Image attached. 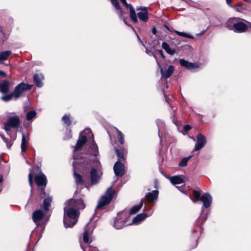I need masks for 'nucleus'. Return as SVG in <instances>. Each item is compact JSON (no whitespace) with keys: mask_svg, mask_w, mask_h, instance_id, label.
<instances>
[{"mask_svg":"<svg viewBox=\"0 0 251 251\" xmlns=\"http://www.w3.org/2000/svg\"><path fill=\"white\" fill-rule=\"evenodd\" d=\"M7 121L3 124V128L9 134L12 128H18L21 124L19 116L16 112L7 113Z\"/></svg>","mask_w":251,"mask_h":251,"instance_id":"4","label":"nucleus"},{"mask_svg":"<svg viewBox=\"0 0 251 251\" xmlns=\"http://www.w3.org/2000/svg\"><path fill=\"white\" fill-rule=\"evenodd\" d=\"M156 125L158 128L159 131H160V128L161 127H163L164 126V123L163 121L160 119H157L156 121Z\"/></svg>","mask_w":251,"mask_h":251,"instance_id":"41","label":"nucleus"},{"mask_svg":"<svg viewBox=\"0 0 251 251\" xmlns=\"http://www.w3.org/2000/svg\"><path fill=\"white\" fill-rule=\"evenodd\" d=\"M62 120L68 126H69L71 124V121L70 119V117L68 115H64L62 117Z\"/></svg>","mask_w":251,"mask_h":251,"instance_id":"40","label":"nucleus"},{"mask_svg":"<svg viewBox=\"0 0 251 251\" xmlns=\"http://www.w3.org/2000/svg\"><path fill=\"white\" fill-rule=\"evenodd\" d=\"M129 214L126 211H123L118 213V217L116 218L112 224L113 226L117 229H121L126 223Z\"/></svg>","mask_w":251,"mask_h":251,"instance_id":"5","label":"nucleus"},{"mask_svg":"<svg viewBox=\"0 0 251 251\" xmlns=\"http://www.w3.org/2000/svg\"><path fill=\"white\" fill-rule=\"evenodd\" d=\"M26 162L28 164V162L27 160H26Z\"/></svg>","mask_w":251,"mask_h":251,"instance_id":"64","label":"nucleus"},{"mask_svg":"<svg viewBox=\"0 0 251 251\" xmlns=\"http://www.w3.org/2000/svg\"><path fill=\"white\" fill-rule=\"evenodd\" d=\"M52 199L51 197H48L44 199L43 202V209L44 211L49 210V208L50 206Z\"/></svg>","mask_w":251,"mask_h":251,"instance_id":"31","label":"nucleus"},{"mask_svg":"<svg viewBox=\"0 0 251 251\" xmlns=\"http://www.w3.org/2000/svg\"><path fill=\"white\" fill-rule=\"evenodd\" d=\"M29 138L28 135H25L24 133L22 134V139L21 143V151L23 155L25 157L24 153L25 152L26 148L29 143Z\"/></svg>","mask_w":251,"mask_h":251,"instance_id":"17","label":"nucleus"},{"mask_svg":"<svg viewBox=\"0 0 251 251\" xmlns=\"http://www.w3.org/2000/svg\"><path fill=\"white\" fill-rule=\"evenodd\" d=\"M91 221L92 219L90 220V221L87 224L86 226L84 227V231L83 234V240L85 243H89V236L92 233V230L88 229L89 225L91 222Z\"/></svg>","mask_w":251,"mask_h":251,"instance_id":"18","label":"nucleus"},{"mask_svg":"<svg viewBox=\"0 0 251 251\" xmlns=\"http://www.w3.org/2000/svg\"><path fill=\"white\" fill-rule=\"evenodd\" d=\"M82 249H83V251H86L81 246Z\"/></svg>","mask_w":251,"mask_h":251,"instance_id":"61","label":"nucleus"},{"mask_svg":"<svg viewBox=\"0 0 251 251\" xmlns=\"http://www.w3.org/2000/svg\"><path fill=\"white\" fill-rule=\"evenodd\" d=\"M0 75L2 77H5L6 76V74L4 72L0 70Z\"/></svg>","mask_w":251,"mask_h":251,"instance_id":"47","label":"nucleus"},{"mask_svg":"<svg viewBox=\"0 0 251 251\" xmlns=\"http://www.w3.org/2000/svg\"><path fill=\"white\" fill-rule=\"evenodd\" d=\"M157 32V31H156V29L155 27H153L152 29V33L153 34H156Z\"/></svg>","mask_w":251,"mask_h":251,"instance_id":"49","label":"nucleus"},{"mask_svg":"<svg viewBox=\"0 0 251 251\" xmlns=\"http://www.w3.org/2000/svg\"><path fill=\"white\" fill-rule=\"evenodd\" d=\"M88 138H91L92 141L89 143V149L87 151V154L91 159L93 160L96 167H99L100 165V162L97 157L99 154V148L94 141V135L90 128H86L80 133L79 137L74 147V158L75 160L79 158L77 151L85 144Z\"/></svg>","mask_w":251,"mask_h":251,"instance_id":"1","label":"nucleus"},{"mask_svg":"<svg viewBox=\"0 0 251 251\" xmlns=\"http://www.w3.org/2000/svg\"><path fill=\"white\" fill-rule=\"evenodd\" d=\"M123 14H124V13H123ZM122 15H123V14H122ZM119 18H120V19H123V21H124V23H125L126 25H128V26H131L130 25H129V24H127V23L126 22V20H125V18H124L123 16H122V17H119Z\"/></svg>","mask_w":251,"mask_h":251,"instance_id":"46","label":"nucleus"},{"mask_svg":"<svg viewBox=\"0 0 251 251\" xmlns=\"http://www.w3.org/2000/svg\"><path fill=\"white\" fill-rule=\"evenodd\" d=\"M45 187H41V189L39 191V196L41 198H44L46 196V193L44 190Z\"/></svg>","mask_w":251,"mask_h":251,"instance_id":"42","label":"nucleus"},{"mask_svg":"<svg viewBox=\"0 0 251 251\" xmlns=\"http://www.w3.org/2000/svg\"><path fill=\"white\" fill-rule=\"evenodd\" d=\"M248 28L247 25L240 21L238 19L233 31L238 33H242L245 32Z\"/></svg>","mask_w":251,"mask_h":251,"instance_id":"14","label":"nucleus"},{"mask_svg":"<svg viewBox=\"0 0 251 251\" xmlns=\"http://www.w3.org/2000/svg\"><path fill=\"white\" fill-rule=\"evenodd\" d=\"M123 14H124V13H123ZM122 15H123V14H122ZM119 18H120V19H123V21H124V23H125L126 25H128V26H131L130 25H129V24H127V23L126 22V20H125V18H124L123 16H122V17H119Z\"/></svg>","mask_w":251,"mask_h":251,"instance_id":"45","label":"nucleus"},{"mask_svg":"<svg viewBox=\"0 0 251 251\" xmlns=\"http://www.w3.org/2000/svg\"><path fill=\"white\" fill-rule=\"evenodd\" d=\"M32 85L27 83L21 82L15 88L13 93L15 99L19 98L21 95L25 92L31 89Z\"/></svg>","mask_w":251,"mask_h":251,"instance_id":"7","label":"nucleus"},{"mask_svg":"<svg viewBox=\"0 0 251 251\" xmlns=\"http://www.w3.org/2000/svg\"><path fill=\"white\" fill-rule=\"evenodd\" d=\"M137 37H138V39H139V40H140V38H139V36H138V35H137Z\"/></svg>","mask_w":251,"mask_h":251,"instance_id":"63","label":"nucleus"},{"mask_svg":"<svg viewBox=\"0 0 251 251\" xmlns=\"http://www.w3.org/2000/svg\"><path fill=\"white\" fill-rule=\"evenodd\" d=\"M165 27L169 31H171V32H173L174 30L172 29H170V28L168 26H167V25H165Z\"/></svg>","mask_w":251,"mask_h":251,"instance_id":"51","label":"nucleus"},{"mask_svg":"<svg viewBox=\"0 0 251 251\" xmlns=\"http://www.w3.org/2000/svg\"><path fill=\"white\" fill-rule=\"evenodd\" d=\"M247 23H248V24H249V25H248V27H249V28H251V23H249V22H247Z\"/></svg>","mask_w":251,"mask_h":251,"instance_id":"53","label":"nucleus"},{"mask_svg":"<svg viewBox=\"0 0 251 251\" xmlns=\"http://www.w3.org/2000/svg\"><path fill=\"white\" fill-rule=\"evenodd\" d=\"M165 100H166V101L167 102H168V98L167 97H165Z\"/></svg>","mask_w":251,"mask_h":251,"instance_id":"59","label":"nucleus"},{"mask_svg":"<svg viewBox=\"0 0 251 251\" xmlns=\"http://www.w3.org/2000/svg\"><path fill=\"white\" fill-rule=\"evenodd\" d=\"M174 69L175 68L173 65L169 66L165 70L160 68V73L162 78L165 79L169 78L173 73Z\"/></svg>","mask_w":251,"mask_h":251,"instance_id":"15","label":"nucleus"},{"mask_svg":"<svg viewBox=\"0 0 251 251\" xmlns=\"http://www.w3.org/2000/svg\"><path fill=\"white\" fill-rule=\"evenodd\" d=\"M238 18H231L229 19L226 23V27L229 30H233L234 29Z\"/></svg>","mask_w":251,"mask_h":251,"instance_id":"23","label":"nucleus"},{"mask_svg":"<svg viewBox=\"0 0 251 251\" xmlns=\"http://www.w3.org/2000/svg\"><path fill=\"white\" fill-rule=\"evenodd\" d=\"M183 176H173L170 178V181L173 184H179L184 182Z\"/></svg>","mask_w":251,"mask_h":251,"instance_id":"26","label":"nucleus"},{"mask_svg":"<svg viewBox=\"0 0 251 251\" xmlns=\"http://www.w3.org/2000/svg\"><path fill=\"white\" fill-rule=\"evenodd\" d=\"M197 141L195 145L194 151H198L201 149L206 143V138L201 133L197 135Z\"/></svg>","mask_w":251,"mask_h":251,"instance_id":"12","label":"nucleus"},{"mask_svg":"<svg viewBox=\"0 0 251 251\" xmlns=\"http://www.w3.org/2000/svg\"><path fill=\"white\" fill-rule=\"evenodd\" d=\"M123 14H124V13H123ZM122 15H123V14H122ZM119 18H120V19H123V21H124V23H125L126 25H128V26H131L130 25H129V24H127V23L126 22V20H125V18H124L123 16H122V17H119Z\"/></svg>","mask_w":251,"mask_h":251,"instance_id":"44","label":"nucleus"},{"mask_svg":"<svg viewBox=\"0 0 251 251\" xmlns=\"http://www.w3.org/2000/svg\"><path fill=\"white\" fill-rule=\"evenodd\" d=\"M162 47L168 54L170 55H173L176 52L175 50L171 49L169 45L165 42L162 43Z\"/></svg>","mask_w":251,"mask_h":251,"instance_id":"29","label":"nucleus"},{"mask_svg":"<svg viewBox=\"0 0 251 251\" xmlns=\"http://www.w3.org/2000/svg\"><path fill=\"white\" fill-rule=\"evenodd\" d=\"M11 53L12 52L10 50L1 51L0 52V63L3 64V61L6 60Z\"/></svg>","mask_w":251,"mask_h":251,"instance_id":"27","label":"nucleus"},{"mask_svg":"<svg viewBox=\"0 0 251 251\" xmlns=\"http://www.w3.org/2000/svg\"><path fill=\"white\" fill-rule=\"evenodd\" d=\"M43 79L44 76L42 74H36L33 76L34 82L38 87H41L43 86Z\"/></svg>","mask_w":251,"mask_h":251,"instance_id":"21","label":"nucleus"},{"mask_svg":"<svg viewBox=\"0 0 251 251\" xmlns=\"http://www.w3.org/2000/svg\"><path fill=\"white\" fill-rule=\"evenodd\" d=\"M183 129L185 131H188L191 129V126L189 125H187L184 126Z\"/></svg>","mask_w":251,"mask_h":251,"instance_id":"43","label":"nucleus"},{"mask_svg":"<svg viewBox=\"0 0 251 251\" xmlns=\"http://www.w3.org/2000/svg\"><path fill=\"white\" fill-rule=\"evenodd\" d=\"M174 32L176 34H177L178 35L182 36V37H186V38H190V39L194 38L193 36H192V35H191L188 33H185V32H180V31L175 30H174Z\"/></svg>","mask_w":251,"mask_h":251,"instance_id":"37","label":"nucleus"},{"mask_svg":"<svg viewBox=\"0 0 251 251\" xmlns=\"http://www.w3.org/2000/svg\"><path fill=\"white\" fill-rule=\"evenodd\" d=\"M193 195L197 200H200L203 202V206L201 209V213H202L203 207L208 208L210 206L212 201V197L208 193H205L201 196L200 192L197 190L193 191ZM206 219V216H202V214H201V215L199 217L198 226L200 227L201 229L202 225L204 223Z\"/></svg>","mask_w":251,"mask_h":251,"instance_id":"3","label":"nucleus"},{"mask_svg":"<svg viewBox=\"0 0 251 251\" xmlns=\"http://www.w3.org/2000/svg\"><path fill=\"white\" fill-rule=\"evenodd\" d=\"M112 5L115 7L117 10V14L120 17H122L123 14V11L121 9V6L119 5L118 0H110Z\"/></svg>","mask_w":251,"mask_h":251,"instance_id":"28","label":"nucleus"},{"mask_svg":"<svg viewBox=\"0 0 251 251\" xmlns=\"http://www.w3.org/2000/svg\"><path fill=\"white\" fill-rule=\"evenodd\" d=\"M74 176L75 178V183L78 186L79 185H82L83 184L84 181L82 178V176L80 175L77 174L75 172Z\"/></svg>","mask_w":251,"mask_h":251,"instance_id":"32","label":"nucleus"},{"mask_svg":"<svg viewBox=\"0 0 251 251\" xmlns=\"http://www.w3.org/2000/svg\"><path fill=\"white\" fill-rule=\"evenodd\" d=\"M205 31V30H203L202 31H201L200 33L197 34V36H201L204 33Z\"/></svg>","mask_w":251,"mask_h":251,"instance_id":"50","label":"nucleus"},{"mask_svg":"<svg viewBox=\"0 0 251 251\" xmlns=\"http://www.w3.org/2000/svg\"><path fill=\"white\" fill-rule=\"evenodd\" d=\"M115 151L118 158V161H120L125 159V155L127 153V151L125 149L122 148L121 149H118L115 148Z\"/></svg>","mask_w":251,"mask_h":251,"instance_id":"24","label":"nucleus"},{"mask_svg":"<svg viewBox=\"0 0 251 251\" xmlns=\"http://www.w3.org/2000/svg\"><path fill=\"white\" fill-rule=\"evenodd\" d=\"M147 217L146 213H142L136 216L132 220V223L134 224H138L143 221Z\"/></svg>","mask_w":251,"mask_h":251,"instance_id":"25","label":"nucleus"},{"mask_svg":"<svg viewBox=\"0 0 251 251\" xmlns=\"http://www.w3.org/2000/svg\"><path fill=\"white\" fill-rule=\"evenodd\" d=\"M10 82L8 80H4L0 82V92L2 94H6L9 90Z\"/></svg>","mask_w":251,"mask_h":251,"instance_id":"19","label":"nucleus"},{"mask_svg":"<svg viewBox=\"0 0 251 251\" xmlns=\"http://www.w3.org/2000/svg\"><path fill=\"white\" fill-rule=\"evenodd\" d=\"M91 182L92 184H96L100 179V176L97 174V171L95 168L91 169Z\"/></svg>","mask_w":251,"mask_h":251,"instance_id":"22","label":"nucleus"},{"mask_svg":"<svg viewBox=\"0 0 251 251\" xmlns=\"http://www.w3.org/2000/svg\"><path fill=\"white\" fill-rule=\"evenodd\" d=\"M115 129L117 134L118 140L121 145H123L125 143L124 135L118 128H116Z\"/></svg>","mask_w":251,"mask_h":251,"instance_id":"33","label":"nucleus"},{"mask_svg":"<svg viewBox=\"0 0 251 251\" xmlns=\"http://www.w3.org/2000/svg\"><path fill=\"white\" fill-rule=\"evenodd\" d=\"M13 97H14V94L13 92L9 94L6 95L1 97V100L4 101H8L10 100Z\"/></svg>","mask_w":251,"mask_h":251,"instance_id":"36","label":"nucleus"},{"mask_svg":"<svg viewBox=\"0 0 251 251\" xmlns=\"http://www.w3.org/2000/svg\"><path fill=\"white\" fill-rule=\"evenodd\" d=\"M173 121L175 125H177V124H176V122L175 121V120H174V119H173Z\"/></svg>","mask_w":251,"mask_h":251,"instance_id":"60","label":"nucleus"},{"mask_svg":"<svg viewBox=\"0 0 251 251\" xmlns=\"http://www.w3.org/2000/svg\"><path fill=\"white\" fill-rule=\"evenodd\" d=\"M114 194L115 191L112 189V187L108 188L105 194L100 198L96 208L97 209L100 208L108 204L111 202Z\"/></svg>","mask_w":251,"mask_h":251,"instance_id":"6","label":"nucleus"},{"mask_svg":"<svg viewBox=\"0 0 251 251\" xmlns=\"http://www.w3.org/2000/svg\"><path fill=\"white\" fill-rule=\"evenodd\" d=\"M1 137L3 141L6 143L7 148L8 149H10L11 146H12V142L10 140H8V139L6 138L4 136L1 135Z\"/></svg>","mask_w":251,"mask_h":251,"instance_id":"38","label":"nucleus"},{"mask_svg":"<svg viewBox=\"0 0 251 251\" xmlns=\"http://www.w3.org/2000/svg\"><path fill=\"white\" fill-rule=\"evenodd\" d=\"M120 1L125 5L127 9L129 10V16L130 19L134 23H137L138 22V20H137L135 10L132 5L130 4L127 3L126 0H120Z\"/></svg>","mask_w":251,"mask_h":251,"instance_id":"9","label":"nucleus"},{"mask_svg":"<svg viewBox=\"0 0 251 251\" xmlns=\"http://www.w3.org/2000/svg\"><path fill=\"white\" fill-rule=\"evenodd\" d=\"M192 155H190L187 157L183 158L179 163V166L180 167H185L187 165L188 161L191 158Z\"/></svg>","mask_w":251,"mask_h":251,"instance_id":"34","label":"nucleus"},{"mask_svg":"<svg viewBox=\"0 0 251 251\" xmlns=\"http://www.w3.org/2000/svg\"><path fill=\"white\" fill-rule=\"evenodd\" d=\"M158 197V191L153 190L151 192L148 193L146 196L149 202L151 203L154 201L157 200Z\"/></svg>","mask_w":251,"mask_h":251,"instance_id":"20","label":"nucleus"},{"mask_svg":"<svg viewBox=\"0 0 251 251\" xmlns=\"http://www.w3.org/2000/svg\"><path fill=\"white\" fill-rule=\"evenodd\" d=\"M158 52H159V53L160 55H161V56L163 58H165V56H164V55L163 52L162 50H158Z\"/></svg>","mask_w":251,"mask_h":251,"instance_id":"48","label":"nucleus"},{"mask_svg":"<svg viewBox=\"0 0 251 251\" xmlns=\"http://www.w3.org/2000/svg\"><path fill=\"white\" fill-rule=\"evenodd\" d=\"M189 197L190 199L193 201V202H194V203H195V202H196V201H195V200H194L192 199V198H191V196H189Z\"/></svg>","mask_w":251,"mask_h":251,"instance_id":"54","label":"nucleus"},{"mask_svg":"<svg viewBox=\"0 0 251 251\" xmlns=\"http://www.w3.org/2000/svg\"><path fill=\"white\" fill-rule=\"evenodd\" d=\"M179 63L184 68L191 70H193L198 67L197 64L189 62L184 59H180L179 60Z\"/></svg>","mask_w":251,"mask_h":251,"instance_id":"16","label":"nucleus"},{"mask_svg":"<svg viewBox=\"0 0 251 251\" xmlns=\"http://www.w3.org/2000/svg\"><path fill=\"white\" fill-rule=\"evenodd\" d=\"M136 10L137 11L140 10L136 14L137 18H138L141 21L145 23L149 19V13L146 7H137Z\"/></svg>","mask_w":251,"mask_h":251,"instance_id":"8","label":"nucleus"},{"mask_svg":"<svg viewBox=\"0 0 251 251\" xmlns=\"http://www.w3.org/2000/svg\"><path fill=\"white\" fill-rule=\"evenodd\" d=\"M33 176L32 175V172L31 170L30 169V173L28 175V181H29V185H30V187H31V193H32V184H33ZM31 195H32V194H31Z\"/></svg>","mask_w":251,"mask_h":251,"instance_id":"39","label":"nucleus"},{"mask_svg":"<svg viewBox=\"0 0 251 251\" xmlns=\"http://www.w3.org/2000/svg\"><path fill=\"white\" fill-rule=\"evenodd\" d=\"M35 181L38 187H45L47 183L46 176L41 172L35 176Z\"/></svg>","mask_w":251,"mask_h":251,"instance_id":"10","label":"nucleus"},{"mask_svg":"<svg viewBox=\"0 0 251 251\" xmlns=\"http://www.w3.org/2000/svg\"><path fill=\"white\" fill-rule=\"evenodd\" d=\"M2 181V176L0 175V183H1Z\"/></svg>","mask_w":251,"mask_h":251,"instance_id":"58","label":"nucleus"},{"mask_svg":"<svg viewBox=\"0 0 251 251\" xmlns=\"http://www.w3.org/2000/svg\"><path fill=\"white\" fill-rule=\"evenodd\" d=\"M196 242L195 245L193 247L194 248H196L197 246V240H196Z\"/></svg>","mask_w":251,"mask_h":251,"instance_id":"57","label":"nucleus"},{"mask_svg":"<svg viewBox=\"0 0 251 251\" xmlns=\"http://www.w3.org/2000/svg\"><path fill=\"white\" fill-rule=\"evenodd\" d=\"M36 115V112L34 110L28 112L26 113V119L27 121H30L35 118Z\"/></svg>","mask_w":251,"mask_h":251,"instance_id":"35","label":"nucleus"},{"mask_svg":"<svg viewBox=\"0 0 251 251\" xmlns=\"http://www.w3.org/2000/svg\"><path fill=\"white\" fill-rule=\"evenodd\" d=\"M244 0L247 2L251 3V0Z\"/></svg>","mask_w":251,"mask_h":251,"instance_id":"55","label":"nucleus"},{"mask_svg":"<svg viewBox=\"0 0 251 251\" xmlns=\"http://www.w3.org/2000/svg\"><path fill=\"white\" fill-rule=\"evenodd\" d=\"M2 32V27L0 25V32Z\"/></svg>","mask_w":251,"mask_h":251,"instance_id":"56","label":"nucleus"},{"mask_svg":"<svg viewBox=\"0 0 251 251\" xmlns=\"http://www.w3.org/2000/svg\"><path fill=\"white\" fill-rule=\"evenodd\" d=\"M226 2L227 4L228 5L231 6V0H226Z\"/></svg>","mask_w":251,"mask_h":251,"instance_id":"52","label":"nucleus"},{"mask_svg":"<svg viewBox=\"0 0 251 251\" xmlns=\"http://www.w3.org/2000/svg\"><path fill=\"white\" fill-rule=\"evenodd\" d=\"M46 212V211L43 212L41 210H37L33 213L32 219L37 226H39L41 224Z\"/></svg>","mask_w":251,"mask_h":251,"instance_id":"11","label":"nucleus"},{"mask_svg":"<svg viewBox=\"0 0 251 251\" xmlns=\"http://www.w3.org/2000/svg\"><path fill=\"white\" fill-rule=\"evenodd\" d=\"M143 201L144 199H142L139 204L133 206L130 210V214H134L138 212L143 206Z\"/></svg>","mask_w":251,"mask_h":251,"instance_id":"30","label":"nucleus"},{"mask_svg":"<svg viewBox=\"0 0 251 251\" xmlns=\"http://www.w3.org/2000/svg\"><path fill=\"white\" fill-rule=\"evenodd\" d=\"M66 204L64 208L63 223L65 228H71L78 221L79 215L78 210L84 209L85 205L81 199H71L66 202Z\"/></svg>","mask_w":251,"mask_h":251,"instance_id":"2","label":"nucleus"},{"mask_svg":"<svg viewBox=\"0 0 251 251\" xmlns=\"http://www.w3.org/2000/svg\"><path fill=\"white\" fill-rule=\"evenodd\" d=\"M113 170L117 176H122L125 173V166L120 161H117L114 164Z\"/></svg>","mask_w":251,"mask_h":251,"instance_id":"13","label":"nucleus"},{"mask_svg":"<svg viewBox=\"0 0 251 251\" xmlns=\"http://www.w3.org/2000/svg\"><path fill=\"white\" fill-rule=\"evenodd\" d=\"M191 138L193 139V141H195V138H194V137H192Z\"/></svg>","mask_w":251,"mask_h":251,"instance_id":"62","label":"nucleus"}]
</instances>
